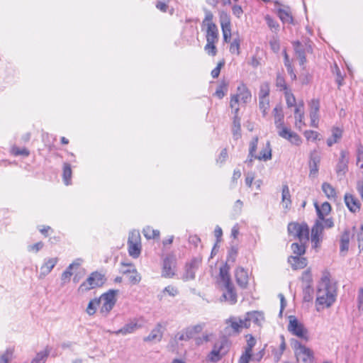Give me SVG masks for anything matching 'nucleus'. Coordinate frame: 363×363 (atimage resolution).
I'll list each match as a JSON object with an SVG mask.
<instances>
[{
  "label": "nucleus",
  "instance_id": "obj_55",
  "mask_svg": "<svg viewBox=\"0 0 363 363\" xmlns=\"http://www.w3.org/2000/svg\"><path fill=\"white\" fill-rule=\"evenodd\" d=\"M257 144H258V138L255 137L250 143V150H249V156L248 157H255V156H256V155H255V152L257 150Z\"/></svg>",
  "mask_w": 363,
  "mask_h": 363
},
{
  "label": "nucleus",
  "instance_id": "obj_44",
  "mask_svg": "<svg viewBox=\"0 0 363 363\" xmlns=\"http://www.w3.org/2000/svg\"><path fill=\"white\" fill-rule=\"evenodd\" d=\"M49 354V351L43 350L38 352L35 357L32 360L31 363H45L46 358Z\"/></svg>",
  "mask_w": 363,
  "mask_h": 363
},
{
  "label": "nucleus",
  "instance_id": "obj_7",
  "mask_svg": "<svg viewBox=\"0 0 363 363\" xmlns=\"http://www.w3.org/2000/svg\"><path fill=\"white\" fill-rule=\"evenodd\" d=\"M287 229L289 235L298 238L299 242H308L309 228L306 223L291 222L289 223Z\"/></svg>",
  "mask_w": 363,
  "mask_h": 363
},
{
  "label": "nucleus",
  "instance_id": "obj_53",
  "mask_svg": "<svg viewBox=\"0 0 363 363\" xmlns=\"http://www.w3.org/2000/svg\"><path fill=\"white\" fill-rule=\"evenodd\" d=\"M313 289L310 285H307L303 289V300L309 302L313 299Z\"/></svg>",
  "mask_w": 363,
  "mask_h": 363
},
{
  "label": "nucleus",
  "instance_id": "obj_37",
  "mask_svg": "<svg viewBox=\"0 0 363 363\" xmlns=\"http://www.w3.org/2000/svg\"><path fill=\"white\" fill-rule=\"evenodd\" d=\"M100 305V300L95 298L91 299L86 308V312L89 315H93L96 313L97 308Z\"/></svg>",
  "mask_w": 363,
  "mask_h": 363
},
{
  "label": "nucleus",
  "instance_id": "obj_2",
  "mask_svg": "<svg viewBox=\"0 0 363 363\" xmlns=\"http://www.w3.org/2000/svg\"><path fill=\"white\" fill-rule=\"evenodd\" d=\"M274 117V124L279 130L278 135L295 145H300L302 143L300 136L293 132L290 128L284 126V113L281 106L277 105L273 110Z\"/></svg>",
  "mask_w": 363,
  "mask_h": 363
},
{
  "label": "nucleus",
  "instance_id": "obj_8",
  "mask_svg": "<svg viewBox=\"0 0 363 363\" xmlns=\"http://www.w3.org/2000/svg\"><path fill=\"white\" fill-rule=\"evenodd\" d=\"M213 13L210 11H206V16L202 25L206 26V41L218 42L219 33L217 26L213 22Z\"/></svg>",
  "mask_w": 363,
  "mask_h": 363
},
{
  "label": "nucleus",
  "instance_id": "obj_61",
  "mask_svg": "<svg viewBox=\"0 0 363 363\" xmlns=\"http://www.w3.org/2000/svg\"><path fill=\"white\" fill-rule=\"evenodd\" d=\"M320 103L318 99H313L310 103V113H318Z\"/></svg>",
  "mask_w": 363,
  "mask_h": 363
},
{
  "label": "nucleus",
  "instance_id": "obj_28",
  "mask_svg": "<svg viewBox=\"0 0 363 363\" xmlns=\"http://www.w3.org/2000/svg\"><path fill=\"white\" fill-rule=\"evenodd\" d=\"M347 152L345 150H342L340 152V157L336 166V172L337 174H345V172L347 171L348 159L347 158Z\"/></svg>",
  "mask_w": 363,
  "mask_h": 363
},
{
  "label": "nucleus",
  "instance_id": "obj_3",
  "mask_svg": "<svg viewBox=\"0 0 363 363\" xmlns=\"http://www.w3.org/2000/svg\"><path fill=\"white\" fill-rule=\"evenodd\" d=\"M219 277L227 291L226 293L223 294V297L231 304L235 303L237 302V294L233 284L231 281L229 267L227 264L220 268Z\"/></svg>",
  "mask_w": 363,
  "mask_h": 363
},
{
  "label": "nucleus",
  "instance_id": "obj_30",
  "mask_svg": "<svg viewBox=\"0 0 363 363\" xmlns=\"http://www.w3.org/2000/svg\"><path fill=\"white\" fill-rule=\"evenodd\" d=\"M281 203L284 209L289 210L290 208L291 200L289 189L287 184H284L282 186Z\"/></svg>",
  "mask_w": 363,
  "mask_h": 363
},
{
  "label": "nucleus",
  "instance_id": "obj_45",
  "mask_svg": "<svg viewBox=\"0 0 363 363\" xmlns=\"http://www.w3.org/2000/svg\"><path fill=\"white\" fill-rule=\"evenodd\" d=\"M240 40L239 38H234L233 42L230 43V52L232 54H236L238 55H240Z\"/></svg>",
  "mask_w": 363,
  "mask_h": 363
},
{
  "label": "nucleus",
  "instance_id": "obj_48",
  "mask_svg": "<svg viewBox=\"0 0 363 363\" xmlns=\"http://www.w3.org/2000/svg\"><path fill=\"white\" fill-rule=\"evenodd\" d=\"M264 19L266 21L267 26H269V28L271 30H274V31H277L279 30V23L274 18H272L269 15H266L264 16Z\"/></svg>",
  "mask_w": 363,
  "mask_h": 363
},
{
  "label": "nucleus",
  "instance_id": "obj_6",
  "mask_svg": "<svg viewBox=\"0 0 363 363\" xmlns=\"http://www.w3.org/2000/svg\"><path fill=\"white\" fill-rule=\"evenodd\" d=\"M118 290L110 289L104 293L98 298L101 303L99 313L104 317H107L116 303Z\"/></svg>",
  "mask_w": 363,
  "mask_h": 363
},
{
  "label": "nucleus",
  "instance_id": "obj_49",
  "mask_svg": "<svg viewBox=\"0 0 363 363\" xmlns=\"http://www.w3.org/2000/svg\"><path fill=\"white\" fill-rule=\"evenodd\" d=\"M269 85L267 82L262 83L260 85L259 98H267L269 94Z\"/></svg>",
  "mask_w": 363,
  "mask_h": 363
},
{
  "label": "nucleus",
  "instance_id": "obj_39",
  "mask_svg": "<svg viewBox=\"0 0 363 363\" xmlns=\"http://www.w3.org/2000/svg\"><path fill=\"white\" fill-rule=\"evenodd\" d=\"M143 233L144 236L148 240L157 238L160 236V231L158 230H154L150 226L145 228Z\"/></svg>",
  "mask_w": 363,
  "mask_h": 363
},
{
  "label": "nucleus",
  "instance_id": "obj_11",
  "mask_svg": "<svg viewBox=\"0 0 363 363\" xmlns=\"http://www.w3.org/2000/svg\"><path fill=\"white\" fill-rule=\"evenodd\" d=\"M295 354L298 362L314 363V353L310 348L298 342L294 344Z\"/></svg>",
  "mask_w": 363,
  "mask_h": 363
},
{
  "label": "nucleus",
  "instance_id": "obj_60",
  "mask_svg": "<svg viewBox=\"0 0 363 363\" xmlns=\"http://www.w3.org/2000/svg\"><path fill=\"white\" fill-rule=\"evenodd\" d=\"M204 326H205L204 323H201V324H197L196 325L190 326L188 328L191 330V333H192V335L194 337L196 334L200 333L203 330Z\"/></svg>",
  "mask_w": 363,
  "mask_h": 363
},
{
  "label": "nucleus",
  "instance_id": "obj_29",
  "mask_svg": "<svg viewBox=\"0 0 363 363\" xmlns=\"http://www.w3.org/2000/svg\"><path fill=\"white\" fill-rule=\"evenodd\" d=\"M295 118H296V126L298 128H301L303 125H304L303 118H304V112H303V103L301 102L298 104L295 108L294 111Z\"/></svg>",
  "mask_w": 363,
  "mask_h": 363
},
{
  "label": "nucleus",
  "instance_id": "obj_50",
  "mask_svg": "<svg viewBox=\"0 0 363 363\" xmlns=\"http://www.w3.org/2000/svg\"><path fill=\"white\" fill-rule=\"evenodd\" d=\"M140 243V235L138 231H132L128 236V245Z\"/></svg>",
  "mask_w": 363,
  "mask_h": 363
},
{
  "label": "nucleus",
  "instance_id": "obj_59",
  "mask_svg": "<svg viewBox=\"0 0 363 363\" xmlns=\"http://www.w3.org/2000/svg\"><path fill=\"white\" fill-rule=\"evenodd\" d=\"M72 269H69V267H67V269L62 274L61 279L63 284L67 283L70 281V278L72 275Z\"/></svg>",
  "mask_w": 363,
  "mask_h": 363
},
{
  "label": "nucleus",
  "instance_id": "obj_42",
  "mask_svg": "<svg viewBox=\"0 0 363 363\" xmlns=\"http://www.w3.org/2000/svg\"><path fill=\"white\" fill-rule=\"evenodd\" d=\"M259 109L262 111L263 116H265L269 108V100L268 98H259Z\"/></svg>",
  "mask_w": 363,
  "mask_h": 363
},
{
  "label": "nucleus",
  "instance_id": "obj_33",
  "mask_svg": "<svg viewBox=\"0 0 363 363\" xmlns=\"http://www.w3.org/2000/svg\"><path fill=\"white\" fill-rule=\"evenodd\" d=\"M255 159L264 161L272 159V149L269 141L267 143L266 146L261 150L259 155L255 156Z\"/></svg>",
  "mask_w": 363,
  "mask_h": 363
},
{
  "label": "nucleus",
  "instance_id": "obj_34",
  "mask_svg": "<svg viewBox=\"0 0 363 363\" xmlns=\"http://www.w3.org/2000/svg\"><path fill=\"white\" fill-rule=\"evenodd\" d=\"M307 242H294L291 245V250L294 256H301L306 252V243Z\"/></svg>",
  "mask_w": 363,
  "mask_h": 363
},
{
  "label": "nucleus",
  "instance_id": "obj_16",
  "mask_svg": "<svg viewBox=\"0 0 363 363\" xmlns=\"http://www.w3.org/2000/svg\"><path fill=\"white\" fill-rule=\"evenodd\" d=\"M323 225L321 221L316 220L311 229V242L314 247H318L322 241Z\"/></svg>",
  "mask_w": 363,
  "mask_h": 363
},
{
  "label": "nucleus",
  "instance_id": "obj_21",
  "mask_svg": "<svg viewBox=\"0 0 363 363\" xmlns=\"http://www.w3.org/2000/svg\"><path fill=\"white\" fill-rule=\"evenodd\" d=\"M344 199L347 207L351 212L357 213L359 211L361 203L357 198L352 194H345Z\"/></svg>",
  "mask_w": 363,
  "mask_h": 363
},
{
  "label": "nucleus",
  "instance_id": "obj_56",
  "mask_svg": "<svg viewBox=\"0 0 363 363\" xmlns=\"http://www.w3.org/2000/svg\"><path fill=\"white\" fill-rule=\"evenodd\" d=\"M12 152L15 155H23L24 157H28L30 154L29 150L26 147L19 148L17 147H14L12 149Z\"/></svg>",
  "mask_w": 363,
  "mask_h": 363
},
{
  "label": "nucleus",
  "instance_id": "obj_27",
  "mask_svg": "<svg viewBox=\"0 0 363 363\" xmlns=\"http://www.w3.org/2000/svg\"><path fill=\"white\" fill-rule=\"evenodd\" d=\"M350 238V231L349 229H345L341 235L340 240V252L342 255H345L349 250Z\"/></svg>",
  "mask_w": 363,
  "mask_h": 363
},
{
  "label": "nucleus",
  "instance_id": "obj_35",
  "mask_svg": "<svg viewBox=\"0 0 363 363\" xmlns=\"http://www.w3.org/2000/svg\"><path fill=\"white\" fill-rule=\"evenodd\" d=\"M322 190L329 199H335L337 196L335 188L332 186L329 183H323Z\"/></svg>",
  "mask_w": 363,
  "mask_h": 363
},
{
  "label": "nucleus",
  "instance_id": "obj_18",
  "mask_svg": "<svg viewBox=\"0 0 363 363\" xmlns=\"http://www.w3.org/2000/svg\"><path fill=\"white\" fill-rule=\"evenodd\" d=\"M141 326L138 324V321L137 319L134 318L130 320L126 324L123 325L121 329L113 332L115 335H127L129 334L133 333L138 329H139Z\"/></svg>",
  "mask_w": 363,
  "mask_h": 363
},
{
  "label": "nucleus",
  "instance_id": "obj_58",
  "mask_svg": "<svg viewBox=\"0 0 363 363\" xmlns=\"http://www.w3.org/2000/svg\"><path fill=\"white\" fill-rule=\"evenodd\" d=\"M225 61H220L217 66L211 71V76L213 79L218 77L221 68L224 66Z\"/></svg>",
  "mask_w": 363,
  "mask_h": 363
},
{
  "label": "nucleus",
  "instance_id": "obj_62",
  "mask_svg": "<svg viewBox=\"0 0 363 363\" xmlns=\"http://www.w3.org/2000/svg\"><path fill=\"white\" fill-rule=\"evenodd\" d=\"M304 135L307 140H315L318 137V133L314 130H306Z\"/></svg>",
  "mask_w": 363,
  "mask_h": 363
},
{
  "label": "nucleus",
  "instance_id": "obj_14",
  "mask_svg": "<svg viewBox=\"0 0 363 363\" xmlns=\"http://www.w3.org/2000/svg\"><path fill=\"white\" fill-rule=\"evenodd\" d=\"M220 23L223 35V40L225 43L229 42L231 37V23L229 15L225 12H222L220 15Z\"/></svg>",
  "mask_w": 363,
  "mask_h": 363
},
{
  "label": "nucleus",
  "instance_id": "obj_36",
  "mask_svg": "<svg viewBox=\"0 0 363 363\" xmlns=\"http://www.w3.org/2000/svg\"><path fill=\"white\" fill-rule=\"evenodd\" d=\"M72 174L71 165L68 163H65L63 166L62 178L65 185H69L71 184Z\"/></svg>",
  "mask_w": 363,
  "mask_h": 363
},
{
  "label": "nucleus",
  "instance_id": "obj_32",
  "mask_svg": "<svg viewBox=\"0 0 363 363\" xmlns=\"http://www.w3.org/2000/svg\"><path fill=\"white\" fill-rule=\"evenodd\" d=\"M162 337V333L161 331V325L158 324L155 328H154L150 333V335L144 338L145 342L150 341H160Z\"/></svg>",
  "mask_w": 363,
  "mask_h": 363
},
{
  "label": "nucleus",
  "instance_id": "obj_4",
  "mask_svg": "<svg viewBox=\"0 0 363 363\" xmlns=\"http://www.w3.org/2000/svg\"><path fill=\"white\" fill-rule=\"evenodd\" d=\"M106 281V279L103 274L99 272H93L86 279L80 284L77 289V292L79 294H83L91 289L102 286Z\"/></svg>",
  "mask_w": 363,
  "mask_h": 363
},
{
  "label": "nucleus",
  "instance_id": "obj_52",
  "mask_svg": "<svg viewBox=\"0 0 363 363\" xmlns=\"http://www.w3.org/2000/svg\"><path fill=\"white\" fill-rule=\"evenodd\" d=\"M228 90V88H227V84L223 82L217 88L216 92H215V95L218 98V99H223V96L225 95V93Z\"/></svg>",
  "mask_w": 363,
  "mask_h": 363
},
{
  "label": "nucleus",
  "instance_id": "obj_22",
  "mask_svg": "<svg viewBox=\"0 0 363 363\" xmlns=\"http://www.w3.org/2000/svg\"><path fill=\"white\" fill-rule=\"evenodd\" d=\"M239 107H235L234 110V117L232 125V133L233 138L238 140L241 137L240 118L238 116Z\"/></svg>",
  "mask_w": 363,
  "mask_h": 363
},
{
  "label": "nucleus",
  "instance_id": "obj_43",
  "mask_svg": "<svg viewBox=\"0 0 363 363\" xmlns=\"http://www.w3.org/2000/svg\"><path fill=\"white\" fill-rule=\"evenodd\" d=\"M218 42L206 41V44L204 47L205 51L210 55L215 56L217 54V48L216 43Z\"/></svg>",
  "mask_w": 363,
  "mask_h": 363
},
{
  "label": "nucleus",
  "instance_id": "obj_26",
  "mask_svg": "<svg viewBox=\"0 0 363 363\" xmlns=\"http://www.w3.org/2000/svg\"><path fill=\"white\" fill-rule=\"evenodd\" d=\"M288 262L294 269H303L306 267L308 262L306 258L301 256H290Z\"/></svg>",
  "mask_w": 363,
  "mask_h": 363
},
{
  "label": "nucleus",
  "instance_id": "obj_25",
  "mask_svg": "<svg viewBox=\"0 0 363 363\" xmlns=\"http://www.w3.org/2000/svg\"><path fill=\"white\" fill-rule=\"evenodd\" d=\"M320 161V157L318 152L316 150L311 152L309 162L311 175H315L318 173Z\"/></svg>",
  "mask_w": 363,
  "mask_h": 363
},
{
  "label": "nucleus",
  "instance_id": "obj_19",
  "mask_svg": "<svg viewBox=\"0 0 363 363\" xmlns=\"http://www.w3.org/2000/svg\"><path fill=\"white\" fill-rule=\"evenodd\" d=\"M57 262V257L45 259L44 263L40 267L39 279L45 278L55 267Z\"/></svg>",
  "mask_w": 363,
  "mask_h": 363
},
{
  "label": "nucleus",
  "instance_id": "obj_20",
  "mask_svg": "<svg viewBox=\"0 0 363 363\" xmlns=\"http://www.w3.org/2000/svg\"><path fill=\"white\" fill-rule=\"evenodd\" d=\"M226 323L231 327L235 333H239L242 328H249V324L245 318L243 319H238L235 317H232L227 320Z\"/></svg>",
  "mask_w": 363,
  "mask_h": 363
},
{
  "label": "nucleus",
  "instance_id": "obj_40",
  "mask_svg": "<svg viewBox=\"0 0 363 363\" xmlns=\"http://www.w3.org/2000/svg\"><path fill=\"white\" fill-rule=\"evenodd\" d=\"M125 274L130 273L131 274L129 276V281L133 284H136L140 282L141 277L140 274L138 273L135 269H133V270L127 269L124 272Z\"/></svg>",
  "mask_w": 363,
  "mask_h": 363
},
{
  "label": "nucleus",
  "instance_id": "obj_17",
  "mask_svg": "<svg viewBox=\"0 0 363 363\" xmlns=\"http://www.w3.org/2000/svg\"><path fill=\"white\" fill-rule=\"evenodd\" d=\"M201 263V259L198 258L192 259L186 264L185 273L184 274V280H192L195 278V273Z\"/></svg>",
  "mask_w": 363,
  "mask_h": 363
},
{
  "label": "nucleus",
  "instance_id": "obj_10",
  "mask_svg": "<svg viewBox=\"0 0 363 363\" xmlns=\"http://www.w3.org/2000/svg\"><path fill=\"white\" fill-rule=\"evenodd\" d=\"M252 98V94L249 89L244 84H241L237 88V94L231 96L230 106L232 108L238 107V102L240 101L242 104H246L250 102Z\"/></svg>",
  "mask_w": 363,
  "mask_h": 363
},
{
  "label": "nucleus",
  "instance_id": "obj_54",
  "mask_svg": "<svg viewBox=\"0 0 363 363\" xmlns=\"http://www.w3.org/2000/svg\"><path fill=\"white\" fill-rule=\"evenodd\" d=\"M285 97L288 107H292L296 105L295 96L289 90L286 91Z\"/></svg>",
  "mask_w": 363,
  "mask_h": 363
},
{
  "label": "nucleus",
  "instance_id": "obj_64",
  "mask_svg": "<svg viewBox=\"0 0 363 363\" xmlns=\"http://www.w3.org/2000/svg\"><path fill=\"white\" fill-rule=\"evenodd\" d=\"M358 308L363 311V288H360L357 296Z\"/></svg>",
  "mask_w": 363,
  "mask_h": 363
},
{
  "label": "nucleus",
  "instance_id": "obj_38",
  "mask_svg": "<svg viewBox=\"0 0 363 363\" xmlns=\"http://www.w3.org/2000/svg\"><path fill=\"white\" fill-rule=\"evenodd\" d=\"M128 245V253L130 256L133 258H137L140 256L141 252L140 243H133Z\"/></svg>",
  "mask_w": 363,
  "mask_h": 363
},
{
  "label": "nucleus",
  "instance_id": "obj_46",
  "mask_svg": "<svg viewBox=\"0 0 363 363\" xmlns=\"http://www.w3.org/2000/svg\"><path fill=\"white\" fill-rule=\"evenodd\" d=\"M247 338V345L245 347V351L250 352L252 353V348L256 345L255 338L250 334L246 335Z\"/></svg>",
  "mask_w": 363,
  "mask_h": 363
},
{
  "label": "nucleus",
  "instance_id": "obj_24",
  "mask_svg": "<svg viewBox=\"0 0 363 363\" xmlns=\"http://www.w3.org/2000/svg\"><path fill=\"white\" fill-rule=\"evenodd\" d=\"M245 319L247 320L250 327L251 322H253L257 325H260L264 321V318L262 312L255 311L247 312L245 315Z\"/></svg>",
  "mask_w": 363,
  "mask_h": 363
},
{
  "label": "nucleus",
  "instance_id": "obj_13",
  "mask_svg": "<svg viewBox=\"0 0 363 363\" xmlns=\"http://www.w3.org/2000/svg\"><path fill=\"white\" fill-rule=\"evenodd\" d=\"M275 6L279 7L275 9V12L283 23H294V18L289 6L281 5L279 1H274Z\"/></svg>",
  "mask_w": 363,
  "mask_h": 363
},
{
  "label": "nucleus",
  "instance_id": "obj_31",
  "mask_svg": "<svg viewBox=\"0 0 363 363\" xmlns=\"http://www.w3.org/2000/svg\"><path fill=\"white\" fill-rule=\"evenodd\" d=\"M315 208L320 220H323L325 216H327L331 211V206L327 201L323 203L320 206H319L318 204L315 203Z\"/></svg>",
  "mask_w": 363,
  "mask_h": 363
},
{
  "label": "nucleus",
  "instance_id": "obj_47",
  "mask_svg": "<svg viewBox=\"0 0 363 363\" xmlns=\"http://www.w3.org/2000/svg\"><path fill=\"white\" fill-rule=\"evenodd\" d=\"M357 165L363 169V145L360 143L357 148Z\"/></svg>",
  "mask_w": 363,
  "mask_h": 363
},
{
  "label": "nucleus",
  "instance_id": "obj_1",
  "mask_svg": "<svg viewBox=\"0 0 363 363\" xmlns=\"http://www.w3.org/2000/svg\"><path fill=\"white\" fill-rule=\"evenodd\" d=\"M316 295L315 305L318 311L330 307L335 302L336 286L331 282L329 273H325L322 277Z\"/></svg>",
  "mask_w": 363,
  "mask_h": 363
},
{
  "label": "nucleus",
  "instance_id": "obj_51",
  "mask_svg": "<svg viewBox=\"0 0 363 363\" xmlns=\"http://www.w3.org/2000/svg\"><path fill=\"white\" fill-rule=\"evenodd\" d=\"M13 350L11 348L7 349L4 354L0 356V363H9L12 359Z\"/></svg>",
  "mask_w": 363,
  "mask_h": 363
},
{
  "label": "nucleus",
  "instance_id": "obj_57",
  "mask_svg": "<svg viewBox=\"0 0 363 363\" xmlns=\"http://www.w3.org/2000/svg\"><path fill=\"white\" fill-rule=\"evenodd\" d=\"M252 352L244 351L239 359L238 363H249L250 359H252Z\"/></svg>",
  "mask_w": 363,
  "mask_h": 363
},
{
  "label": "nucleus",
  "instance_id": "obj_9",
  "mask_svg": "<svg viewBox=\"0 0 363 363\" xmlns=\"http://www.w3.org/2000/svg\"><path fill=\"white\" fill-rule=\"evenodd\" d=\"M292 45L294 50L295 56L299 60V65L303 66L306 63V54L312 53L313 48L310 41L300 42L294 41Z\"/></svg>",
  "mask_w": 363,
  "mask_h": 363
},
{
  "label": "nucleus",
  "instance_id": "obj_23",
  "mask_svg": "<svg viewBox=\"0 0 363 363\" xmlns=\"http://www.w3.org/2000/svg\"><path fill=\"white\" fill-rule=\"evenodd\" d=\"M237 284L242 289L246 288L248 284L247 272L242 267H238L235 272Z\"/></svg>",
  "mask_w": 363,
  "mask_h": 363
},
{
  "label": "nucleus",
  "instance_id": "obj_63",
  "mask_svg": "<svg viewBox=\"0 0 363 363\" xmlns=\"http://www.w3.org/2000/svg\"><path fill=\"white\" fill-rule=\"evenodd\" d=\"M232 12L233 15L240 18L243 13V10L240 6L234 5L232 7Z\"/></svg>",
  "mask_w": 363,
  "mask_h": 363
},
{
  "label": "nucleus",
  "instance_id": "obj_15",
  "mask_svg": "<svg viewBox=\"0 0 363 363\" xmlns=\"http://www.w3.org/2000/svg\"><path fill=\"white\" fill-rule=\"evenodd\" d=\"M176 259L173 255L167 256L163 260L162 276L165 278H171L174 275Z\"/></svg>",
  "mask_w": 363,
  "mask_h": 363
},
{
  "label": "nucleus",
  "instance_id": "obj_5",
  "mask_svg": "<svg viewBox=\"0 0 363 363\" xmlns=\"http://www.w3.org/2000/svg\"><path fill=\"white\" fill-rule=\"evenodd\" d=\"M229 350L228 340L225 337H220L213 346L212 350L208 354V360L216 363L220 361L225 356Z\"/></svg>",
  "mask_w": 363,
  "mask_h": 363
},
{
  "label": "nucleus",
  "instance_id": "obj_41",
  "mask_svg": "<svg viewBox=\"0 0 363 363\" xmlns=\"http://www.w3.org/2000/svg\"><path fill=\"white\" fill-rule=\"evenodd\" d=\"M193 337L192 333H191V330L189 329V328H185L183 331L181 333H179L176 335V338L179 340H189Z\"/></svg>",
  "mask_w": 363,
  "mask_h": 363
},
{
  "label": "nucleus",
  "instance_id": "obj_12",
  "mask_svg": "<svg viewBox=\"0 0 363 363\" xmlns=\"http://www.w3.org/2000/svg\"><path fill=\"white\" fill-rule=\"evenodd\" d=\"M289 318L288 330L293 335L307 341L308 340V330L304 328L303 325L299 323L294 315H290Z\"/></svg>",
  "mask_w": 363,
  "mask_h": 363
}]
</instances>
